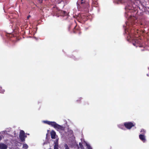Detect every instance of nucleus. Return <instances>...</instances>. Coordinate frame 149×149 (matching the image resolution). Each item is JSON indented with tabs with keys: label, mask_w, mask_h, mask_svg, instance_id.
I'll return each mask as SVG.
<instances>
[{
	"label": "nucleus",
	"mask_w": 149,
	"mask_h": 149,
	"mask_svg": "<svg viewBox=\"0 0 149 149\" xmlns=\"http://www.w3.org/2000/svg\"><path fill=\"white\" fill-rule=\"evenodd\" d=\"M43 122L44 123H46L49 125L50 124V123L49 122H50V121H44Z\"/></svg>",
	"instance_id": "nucleus-18"
},
{
	"label": "nucleus",
	"mask_w": 149,
	"mask_h": 149,
	"mask_svg": "<svg viewBox=\"0 0 149 149\" xmlns=\"http://www.w3.org/2000/svg\"><path fill=\"white\" fill-rule=\"evenodd\" d=\"M122 3H125L126 5L125 9L127 10H132L133 8L132 2L131 0H120Z\"/></svg>",
	"instance_id": "nucleus-1"
},
{
	"label": "nucleus",
	"mask_w": 149,
	"mask_h": 149,
	"mask_svg": "<svg viewBox=\"0 0 149 149\" xmlns=\"http://www.w3.org/2000/svg\"><path fill=\"white\" fill-rule=\"evenodd\" d=\"M7 130H5V131H3V132L6 134L7 133V132H10L11 130L10 128H8L6 129Z\"/></svg>",
	"instance_id": "nucleus-11"
},
{
	"label": "nucleus",
	"mask_w": 149,
	"mask_h": 149,
	"mask_svg": "<svg viewBox=\"0 0 149 149\" xmlns=\"http://www.w3.org/2000/svg\"><path fill=\"white\" fill-rule=\"evenodd\" d=\"M56 135V132L54 130H52L51 132V137L52 139H54L55 138Z\"/></svg>",
	"instance_id": "nucleus-7"
},
{
	"label": "nucleus",
	"mask_w": 149,
	"mask_h": 149,
	"mask_svg": "<svg viewBox=\"0 0 149 149\" xmlns=\"http://www.w3.org/2000/svg\"><path fill=\"white\" fill-rule=\"evenodd\" d=\"M139 138L143 142H145L146 139L145 136L144 135L142 134H140L139 135Z\"/></svg>",
	"instance_id": "nucleus-8"
},
{
	"label": "nucleus",
	"mask_w": 149,
	"mask_h": 149,
	"mask_svg": "<svg viewBox=\"0 0 149 149\" xmlns=\"http://www.w3.org/2000/svg\"><path fill=\"white\" fill-rule=\"evenodd\" d=\"M39 1H40V3H42V0H39Z\"/></svg>",
	"instance_id": "nucleus-22"
},
{
	"label": "nucleus",
	"mask_w": 149,
	"mask_h": 149,
	"mask_svg": "<svg viewBox=\"0 0 149 149\" xmlns=\"http://www.w3.org/2000/svg\"><path fill=\"white\" fill-rule=\"evenodd\" d=\"M2 139V137L0 136V141L1 140V139Z\"/></svg>",
	"instance_id": "nucleus-23"
},
{
	"label": "nucleus",
	"mask_w": 149,
	"mask_h": 149,
	"mask_svg": "<svg viewBox=\"0 0 149 149\" xmlns=\"http://www.w3.org/2000/svg\"><path fill=\"white\" fill-rule=\"evenodd\" d=\"M4 91V90L2 89L1 87H0V93H3Z\"/></svg>",
	"instance_id": "nucleus-16"
},
{
	"label": "nucleus",
	"mask_w": 149,
	"mask_h": 149,
	"mask_svg": "<svg viewBox=\"0 0 149 149\" xmlns=\"http://www.w3.org/2000/svg\"><path fill=\"white\" fill-rule=\"evenodd\" d=\"M126 26H125V25H123V27H125V33L126 34L127 33V32L128 33V34H129V35H130V32L129 31V29H128V27H127V26L128 25V23L126 22L125 23Z\"/></svg>",
	"instance_id": "nucleus-6"
},
{
	"label": "nucleus",
	"mask_w": 149,
	"mask_h": 149,
	"mask_svg": "<svg viewBox=\"0 0 149 149\" xmlns=\"http://www.w3.org/2000/svg\"><path fill=\"white\" fill-rule=\"evenodd\" d=\"M142 50V51H143V49H142V50Z\"/></svg>",
	"instance_id": "nucleus-28"
},
{
	"label": "nucleus",
	"mask_w": 149,
	"mask_h": 149,
	"mask_svg": "<svg viewBox=\"0 0 149 149\" xmlns=\"http://www.w3.org/2000/svg\"><path fill=\"white\" fill-rule=\"evenodd\" d=\"M118 126L119 128L122 129H123L124 128V126L123 125H118Z\"/></svg>",
	"instance_id": "nucleus-14"
},
{
	"label": "nucleus",
	"mask_w": 149,
	"mask_h": 149,
	"mask_svg": "<svg viewBox=\"0 0 149 149\" xmlns=\"http://www.w3.org/2000/svg\"><path fill=\"white\" fill-rule=\"evenodd\" d=\"M54 146H58V140H56V141L54 142Z\"/></svg>",
	"instance_id": "nucleus-12"
},
{
	"label": "nucleus",
	"mask_w": 149,
	"mask_h": 149,
	"mask_svg": "<svg viewBox=\"0 0 149 149\" xmlns=\"http://www.w3.org/2000/svg\"><path fill=\"white\" fill-rule=\"evenodd\" d=\"M134 17H131V18L130 19H129V20H133V19H134Z\"/></svg>",
	"instance_id": "nucleus-20"
},
{
	"label": "nucleus",
	"mask_w": 149,
	"mask_h": 149,
	"mask_svg": "<svg viewBox=\"0 0 149 149\" xmlns=\"http://www.w3.org/2000/svg\"><path fill=\"white\" fill-rule=\"evenodd\" d=\"M8 148V146L2 143H0V149H7Z\"/></svg>",
	"instance_id": "nucleus-5"
},
{
	"label": "nucleus",
	"mask_w": 149,
	"mask_h": 149,
	"mask_svg": "<svg viewBox=\"0 0 149 149\" xmlns=\"http://www.w3.org/2000/svg\"><path fill=\"white\" fill-rule=\"evenodd\" d=\"M28 147V146L26 144H24L22 147V148L24 149H27Z\"/></svg>",
	"instance_id": "nucleus-10"
},
{
	"label": "nucleus",
	"mask_w": 149,
	"mask_h": 149,
	"mask_svg": "<svg viewBox=\"0 0 149 149\" xmlns=\"http://www.w3.org/2000/svg\"><path fill=\"white\" fill-rule=\"evenodd\" d=\"M62 13L63 14V15H67V14L66 12L65 11H62Z\"/></svg>",
	"instance_id": "nucleus-15"
},
{
	"label": "nucleus",
	"mask_w": 149,
	"mask_h": 149,
	"mask_svg": "<svg viewBox=\"0 0 149 149\" xmlns=\"http://www.w3.org/2000/svg\"><path fill=\"white\" fill-rule=\"evenodd\" d=\"M83 0H81V1H82Z\"/></svg>",
	"instance_id": "nucleus-30"
},
{
	"label": "nucleus",
	"mask_w": 149,
	"mask_h": 149,
	"mask_svg": "<svg viewBox=\"0 0 149 149\" xmlns=\"http://www.w3.org/2000/svg\"><path fill=\"white\" fill-rule=\"evenodd\" d=\"M124 125L125 127L128 129H130L131 128L134 126L133 123L130 122L125 123H124Z\"/></svg>",
	"instance_id": "nucleus-4"
},
{
	"label": "nucleus",
	"mask_w": 149,
	"mask_h": 149,
	"mask_svg": "<svg viewBox=\"0 0 149 149\" xmlns=\"http://www.w3.org/2000/svg\"><path fill=\"white\" fill-rule=\"evenodd\" d=\"M79 144L80 146H81V144L80 143H79Z\"/></svg>",
	"instance_id": "nucleus-26"
},
{
	"label": "nucleus",
	"mask_w": 149,
	"mask_h": 149,
	"mask_svg": "<svg viewBox=\"0 0 149 149\" xmlns=\"http://www.w3.org/2000/svg\"><path fill=\"white\" fill-rule=\"evenodd\" d=\"M49 149H50V148H49Z\"/></svg>",
	"instance_id": "nucleus-31"
},
{
	"label": "nucleus",
	"mask_w": 149,
	"mask_h": 149,
	"mask_svg": "<svg viewBox=\"0 0 149 149\" xmlns=\"http://www.w3.org/2000/svg\"><path fill=\"white\" fill-rule=\"evenodd\" d=\"M31 17V16L30 15H29L27 17V19H29V18Z\"/></svg>",
	"instance_id": "nucleus-21"
},
{
	"label": "nucleus",
	"mask_w": 149,
	"mask_h": 149,
	"mask_svg": "<svg viewBox=\"0 0 149 149\" xmlns=\"http://www.w3.org/2000/svg\"><path fill=\"white\" fill-rule=\"evenodd\" d=\"M125 16H126V14H125Z\"/></svg>",
	"instance_id": "nucleus-27"
},
{
	"label": "nucleus",
	"mask_w": 149,
	"mask_h": 149,
	"mask_svg": "<svg viewBox=\"0 0 149 149\" xmlns=\"http://www.w3.org/2000/svg\"><path fill=\"white\" fill-rule=\"evenodd\" d=\"M54 149H58V146H54Z\"/></svg>",
	"instance_id": "nucleus-19"
},
{
	"label": "nucleus",
	"mask_w": 149,
	"mask_h": 149,
	"mask_svg": "<svg viewBox=\"0 0 149 149\" xmlns=\"http://www.w3.org/2000/svg\"><path fill=\"white\" fill-rule=\"evenodd\" d=\"M83 3H84V2H81V5H82V4Z\"/></svg>",
	"instance_id": "nucleus-25"
},
{
	"label": "nucleus",
	"mask_w": 149,
	"mask_h": 149,
	"mask_svg": "<svg viewBox=\"0 0 149 149\" xmlns=\"http://www.w3.org/2000/svg\"><path fill=\"white\" fill-rule=\"evenodd\" d=\"M19 136L22 141L24 142L25 140L26 136L25 135L24 131L22 130L20 131Z\"/></svg>",
	"instance_id": "nucleus-3"
},
{
	"label": "nucleus",
	"mask_w": 149,
	"mask_h": 149,
	"mask_svg": "<svg viewBox=\"0 0 149 149\" xmlns=\"http://www.w3.org/2000/svg\"><path fill=\"white\" fill-rule=\"evenodd\" d=\"M140 132L142 134H144L145 133V131L144 129H142Z\"/></svg>",
	"instance_id": "nucleus-17"
},
{
	"label": "nucleus",
	"mask_w": 149,
	"mask_h": 149,
	"mask_svg": "<svg viewBox=\"0 0 149 149\" xmlns=\"http://www.w3.org/2000/svg\"><path fill=\"white\" fill-rule=\"evenodd\" d=\"M49 125L53 127L57 130H64V127L62 126L58 125L55 122H50Z\"/></svg>",
	"instance_id": "nucleus-2"
},
{
	"label": "nucleus",
	"mask_w": 149,
	"mask_h": 149,
	"mask_svg": "<svg viewBox=\"0 0 149 149\" xmlns=\"http://www.w3.org/2000/svg\"><path fill=\"white\" fill-rule=\"evenodd\" d=\"M28 135H29V134H27Z\"/></svg>",
	"instance_id": "nucleus-29"
},
{
	"label": "nucleus",
	"mask_w": 149,
	"mask_h": 149,
	"mask_svg": "<svg viewBox=\"0 0 149 149\" xmlns=\"http://www.w3.org/2000/svg\"><path fill=\"white\" fill-rule=\"evenodd\" d=\"M133 45H134V46H135V43H133Z\"/></svg>",
	"instance_id": "nucleus-24"
},
{
	"label": "nucleus",
	"mask_w": 149,
	"mask_h": 149,
	"mask_svg": "<svg viewBox=\"0 0 149 149\" xmlns=\"http://www.w3.org/2000/svg\"><path fill=\"white\" fill-rule=\"evenodd\" d=\"M86 143V145L87 146V149H92V147L90 145L88 144L86 142H85Z\"/></svg>",
	"instance_id": "nucleus-9"
},
{
	"label": "nucleus",
	"mask_w": 149,
	"mask_h": 149,
	"mask_svg": "<svg viewBox=\"0 0 149 149\" xmlns=\"http://www.w3.org/2000/svg\"><path fill=\"white\" fill-rule=\"evenodd\" d=\"M65 149H70V148L68 145L66 144H65L64 145Z\"/></svg>",
	"instance_id": "nucleus-13"
}]
</instances>
